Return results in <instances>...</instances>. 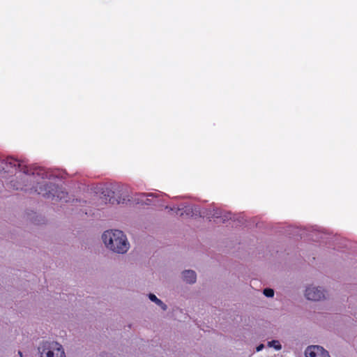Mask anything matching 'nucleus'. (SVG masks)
<instances>
[{"label":"nucleus","instance_id":"nucleus-1","mask_svg":"<svg viewBox=\"0 0 357 357\" xmlns=\"http://www.w3.org/2000/svg\"><path fill=\"white\" fill-rule=\"evenodd\" d=\"M106 247L117 253H125L129 248L126 235L120 230L106 231L102 236Z\"/></svg>","mask_w":357,"mask_h":357},{"label":"nucleus","instance_id":"nucleus-6","mask_svg":"<svg viewBox=\"0 0 357 357\" xmlns=\"http://www.w3.org/2000/svg\"><path fill=\"white\" fill-rule=\"evenodd\" d=\"M183 281L192 284L196 282L197 275L194 271L187 270L182 273Z\"/></svg>","mask_w":357,"mask_h":357},{"label":"nucleus","instance_id":"nucleus-9","mask_svg":"<svg viewBox=\"0 0 357 357\" xmlns=\"http://www.w3.org/2000/svg\"><path fill=\"white\" fill-rule=\"evenodd\" d=\"M263 294L268 298H272L274 296V291H263Z\"/></svg>","mask_w":357,"mask_h":357},{"label":"nucleus","instance_id":"nucleus-13","mask_svg":"<svg viewBox=\"0 0 357 357\" xmlns=\"http://www.w3.org/2000/svg\"><path fill=\"white\" fill-rule=\"evenodd\" d=\"M263 290H266V291H268V290H273V289H271V288H264Z\"/></svg>","mask_w":357,"mask_h":357},{"label":"nucleus","instance_id":"nucleus-7","mask_svg":"<svg viewBox=\"0 0 357 357\" xmlns=\"http://www.w3.org/2000/svg\"><path fill=\"white\" fill-rule=\"evenodd\" d=\"M149 298L151 301L154 302L156 305L160 306L163 310H167V305L161 300L158 298L154 294H149Z\"/></svg>","mask_w":357,"mask_h":357},{"label":"nucleus","instance_id":"nucleus-5","mask_svg":"<svg viewBox=\"0 0 357 357\" xmlns=\"http://www.w3.org/2000/svg\"><path fill=\"white\" fill-rule=\"evenodd\" d=\"M305 297L312 301H319L325 298L323 291H305Z\"/></svg>","mask_w":357,"mask_h":357},{"label":"nucleus","instance_id":"nucleus-11","mask_svg":"<svg viewBox=\"0 0 357 357\" xmlns=\"http://www.w3.org/2000/svg\"><path fill=\"white\" fill-rule=\"evenodd\" d=\"M192 211H193V209L192 207H186L185 209V212L187 213L188 214Z\"/></svg>","mask_w":357,"mask_h":357},{"label":"nucleus","instance_id":"nucleus-4","mask_svg":"<svg viewBox=\"0 0 357 357\" xmlns=\"http://www.w3.org/2000/svg\"><path fill=\"white\" fill-rule=\"evenodd\" d=\"M305 354L306 357H331L326 349L318 345L308 347Z\"/></svg>","mask_w":357,"mask_h":357},{"label":"nucleus","instance_id":"nucleus-2","mask_svg":"<svg viewBox=\"0 0 357 357\" xmlns=\"http://www.w3.org/2000/svg\"><path fill=\"white\" fill-rule=\"evenodd\" d=\"M35 191L47 199L51 198L52 200H64L68 202L66 199L68 193L61 188L51 183H38L35 187Z\"/></svg>","mask_w":357,"mask_h":357},{"label":"nucleus","instance_id":"nucleus-8","mask_svg":"<svg viewBox=\"0 0 357 357\" xmlns=\"http://www.w3.org/2000/svg\"><path fill=\"white\" fill-rule=\"evenodd\" d=\"M267 346L271 348H274L275 350L279 351L282 349V344L279 340H271L267 342Z\"/></svg>","mask_w":357,"mask_h":357},{"label":"nucleus","instance_id":"nucleus-10","mask_svg":"<svg viewBox=\"0 0 357 357\" xmlns=\"http://www.w3.org/2000/svg\"><path fill=\"white\" fill-rule=\"evenodd\" d=\"M264 348V345L263 344H260L256 348L257 351H260Z\"/></svg>","mask_w":357,"mask_h":357},{"label":"nucleus","instance_id":"nucleus-12","mask_svg":"<svg viewBox=\"0 0 357 357\" xmlns=\"http://www.w3.org/2000/svg\"><path fill=\"white\" fill-rule=\"evenodd\" d=\"M18 355L20 356V357H23V354L20 351H18Z\"/></svg>","mask_w":357,"mask_h":357},{"label":"nucleus","instance_id":"nucleus-3","mask_svg":"<svg viewBox=\"0 0 357 357\" xmlns=\"http://www.w3.org/2000/svg\"><path fill=\"white\" fill-rule=\"evenodd\" d=\"M40 357H66L63 346L55 340H47L38 347Z\"/></svg>","mask_w":357,"mask_h":357}]
</instances>
